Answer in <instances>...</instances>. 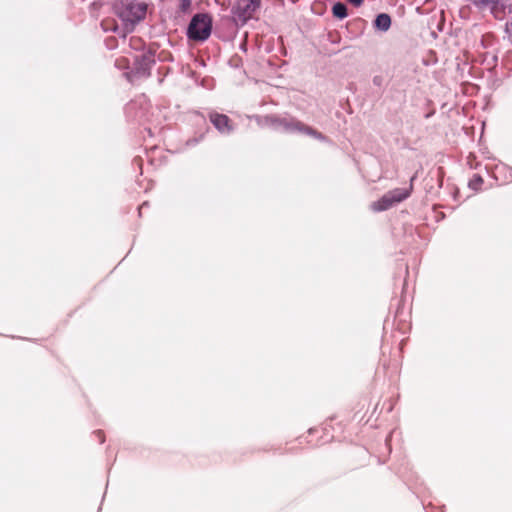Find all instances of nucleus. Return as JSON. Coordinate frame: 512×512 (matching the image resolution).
Masks as SVG:
<instances>
[{"instance_id":"20","label":"nucleus","mask_w":512,"mask_h":512,"mask_svg":"<svg viewBox=\"0 0 512 512\" xmlns=\"http://www.w3.org/2000/svg\"><path fill=\"white\" fill-rule=\"evenodd\" d=\"M374 83H379V80L377 77L374 78Z\"/></svg>"},{"instance_id":"15","label":"nucleus","mask_w":512,"mask_h":512,"mask_svg":"<svg viewBox=\"0 0 512 512\" xmlns=\"http://www.w3.org/2000/svg\"><path fill=\"white\" fill-rule=\"evenodd\" d=\"M199 141H200V139H198V138H191V139H189V140L186 142V145H187V146H190V147H191V146H195V145H197V144L199 143Z\"/></svg>"},{"instance_id":"4","label":"nucleus","mask_w":512,"mask_h":512,"mask_svg":"<svg viewBox=\"0 0 512 512\" xmlns=\"http://www.w3.org/2000/svg\"><path fill=\"white\" fill-rule=\"evenodd\" d=\"M412 184L410 188H395L385 193L379 200L371 204V209L376 212H381L390 209L395 204L402 202L410 196Z\"/></svg>"},{"instance_id":"6","label":"nucleus","mask_w":512,"mask_h":512,"mask_svg":"<svg viewBox=\"0 0 512 512\" xmlns=\"http://www.w3.org/2000/svg\"><path fill=\"white\" fill-rule=\"evenodd\" d=\"M154 64L155 58L153 54L142 53L135 57L133 73L138 77H148Z\"/></svg>"},{"instance_id":"1","label":"nucleus","mask_w":512,"mask_h":512,"mask_svg":"<svg viewBox=\"0 0 512 512\" xmlns=\"http://www.w3.org/2000/svg\"><path fill=\"white\" fill-rule=\"evenodd\" d=\"M114 14L121 20L118 24L114 19L102 20L101 27L105 32H114L119 37L125 38L133 31L134 26L146 15V5L135 0H114L112 4Z\"/></svg>"},{"instance_id":"17","label":"nucleus","mask_w":512,"mask_h":512,"mask_svg":"<svg viewBox=\"0 0 512 512\" xmlns=\"http://www.w3.org/2000/svg\"><path fill=\"white\" fill-rule=\"evenodd\" d=\"M349 3H351L352 5H354L355 7H358L360 6L364 0H347Z\"/></svg>"},{"instance_id":"3","label":"nucleus","mask_w":512,"mask_h":512,"mask_svg":"<svg viewBox=\"0 0 512 512\" xmlns=\"http://www.w3.org/2000/svg\"><path fill=\"white\" fill-rule=\"evenodd\" d=\"M212 31V18L207 13L195 14L187 28V37L193 41H205Z\"/></svg>"},{"instance_id":"18","label":"nucleus","mask_w":512,"mask_h":512,"mask_svg":"<svg viewBox=\"0 0 512 512\" xmlns=\"http://www.w3.org/2000/svg\"><path fill=\"white\" fill-rule=\"evenodd\" d=\"M147 205V203H143L140 207H139V214H141V211L142 209Z\"/></svg>"},{"instance_id":"2","label":"nucleus","mask_w":512,"mask_h":512,"mask_svg":"<svg viewBox=\"0 0 512 512\" xmlns=\"http://www.w3.org/2000/svg\"><path fill=\"white\" fill-rule=\"evenodd\" d=\"M260 124L269 126L276 131L286 133H304L320 141L327 140V137L322 133L318 132L317 130L313 129L310 126L305 125L301 121L289 116H265L263 118V122H260Z\"/></svg>"},{"instance_id":"7","label":"nucleus","mask_w":512,"mask_h":512,"mask_svg":"<svg viewBox=\"0 0 512 512\" xmlns=\"http://www.w3.org/2000/svg\"><path fill=\"white\" fill-rule=\"evenodd\" d=\"M209 119L217 131L223 135H229L234 130L231 120L225 114L211 112L209 114Z\"/></svg>"},{"instance_id":"8","label":"nucleus","mask_w":512,"mask_h":512,"mask_svg":"<svg viewBox=\"0 0 512 512\" xmlns=\"http://www.w3.org/2000/svg\"><path fill=\"white\" fill-rule=\"evenodd\" d=\"M373 25L376 30L386 32L391 26V17L386 13L378 14Z\"/></svg>"},{"instance_id":"11","label":"nucleus","mask_w":512,"mask_h":512,"mask_svg":"<svg viewBox=\"0 0 512 512\" xmlns=\"http://www.w3.org/2000/svg\"><path fill=\"white\" fill-rule=\"evenodd\" d=\"M483 184V179L480 175L474 174L473 177L469 180L468 186L472 190L478 191Z\"/></svg>"},{"instance_id":"19","label":"nucleus","mask_w":512,"mask_h":512,"mask_svg":"<svg viewBox=\"0 0 512 512\" xmlns=\"http://www.w3.org/2000/svg\"><path fill=\"white\" fill-rule=\"evenodd\" d=\"M374 83H379V80L377 77L374 78Z\"/></svg>"},{"instance_id":"14","label":"nucleus","mask_w":512,"mask_h":512,"mask_svg":"<svg viewBox=\"0 0 512 512\" xmlns=\"http://www.w3.org/2000/svg\"><path fill=\"white\" fill-rule=\"evenodd\" d=\"M95 435H96V437L98 438L99 443H101V444H102V443H104V441H105V437H104V434H103V432H102V431H100V430L96 431V432H95Z\"/></svg>"},{"instance_id":"10","label":"nucleus","mask_w":512,"mask_h":512,"mask_svg":"<svg viewBox=\"0 0 512 512\" xmlns=\"http://www.w3.org/2000/svg\"><path fill=\"white\" fill-rule=\"evenodd\" d=\"M332 12L336 18L344 19L345 17H347V7L342 2H337L336 4H334Z\"/></svg>"},{"instance_id":"12","label":"nucleus","mask_w":512,"mask_h":512,"mask_svg":"<svg viewBox=\"0 0 512 512\" xmlns=\"http://www.w3.org/2000/svg\"><path fill=\"white\" fill-rule=\"evenodd\" d=\"M192 0H179V10L182 13H187L191 9Z\"/></svg>"},{"instance_id":"13","label":"nucleus","mask_w":512,"mask_h":512,"mask_svg":"<svg viewBox=\"0 0 512 512\" xmlns=\"http://www.w3.org/2000/svg\"><path fill=\"white\" fill-rule=\"evenodd\" d=\"M105 44H106V46H107V48H108V49H114V48H116V46H117V44H116V39H115V38H112V37L107 38V39L105 40Z\"/></svg>"},{"instance_id":"5","label":"nucleus","mask_w":512,"mask_h":512,"mask_svg":"<svg viewBox=\"0 0 512 512\" xmlns=\"http://www.w3.org/2000/svg\"><path fill=\"white\" fill-rule=\"evenodd\" d=\"M260 5L261 0H237L232 8V13L238 21L246 23L253 18Z\"/></svg>"},{"instance_id":"9","label":"nucleus","mask_w":512,"mask_h":512,"mask_svg":"<svg viewBox=\"0 0 512 512\" xmlns=\"http://www.w3.org/2000/svg\"><path fill=\"white\" fill-rule=\"evenodd\" d=\"M479 10L489 9L492 12L499 4V0H467Z\"/></svg>"},{"instance_id":"21","label":"nucleus","mask_w":512,"mask_h":512,"mask_svg":"<svg viewBox=\"0 0 512 512\" xmlns=\"http://www.w3.org/2000/svg\"><path fill=\"white\" fill-rule=\"evenodd\" d=\"M314 431H315V429H313V428H310V429H309V433H310V434H311V433H313Z\"/></svg>"},{"instance_id":"16","label":"nucleus","mask_w":512,"mask_h":512,"mask_svg":"<svg viewBox=\"0 0 512 512\" xmlns=\"http://www.w3.org/2000/svg\"><path fill=\"white\" fill-rule=\"evenodd\" d=\"M138 101H132L127 105V111L131 112L137 107Z\"/></svg>"},{"instance_id":"22","label":"nucleus","mask_w":512,"mask_h":512,"mask_svg":"<svg viewBox=\"0 0 512 512\" xmlns=\"http://www.w3.org/2000/svg\"><path fill=\"white\" fill-rule=\"evenodd\" d=\"M510 178L512 180V169L510 170Z\"/></svg>"}]
</instances>
